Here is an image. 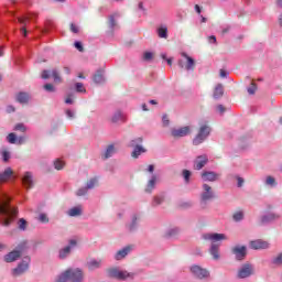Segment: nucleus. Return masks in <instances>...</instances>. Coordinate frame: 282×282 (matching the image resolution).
<instances>
[{
	"mask_svg": "<svg viewBox=\"0 0 282 282\" xmlns=\"http://www.w3.org/2000/svg\"><path fill=\"white\" fill-rule=\"evenodd\" d=\"M52 77L54 78L55 83H61V76L56 69L52 70Z\"/></svg>",
	"mask_w": 282,
	"mask_h": 282,
	"instance_id": "obj_45",
	"label": "nucleus"
},
{
	"mask_svg": "<svg viewBox=\"0 0 282 282\" xmlns=\"http://www.w3.org/2000/svg\"><path fill=\"white\" fill-rule=\"evenodd\" d=\"M203 239L206 241H212L209 252L213 259H219V248L221 247L220 241H226L228 237L225 234H204Z\"/></svg>",
	"mask_w": 282,
	"mask_h": 282,
	"instance_id": "obj_2",
	"label": "nucleus"
},
{
	"mask_svg": "<svg viewBox=\"0 0 282 282\" xmlns=\"http://www.w3.org/2000/svg\"><path fill=\"white\" fill-rule=\"evenodd\" d=\"M83 214V209L80 207H73L68 210L69 217H78Z\"/></svg>",
	"mask_w": 282,
	"mask_h": 282,
	"instance_id": "obj_28",
	"label": "nucleus"
},
{
	"mask_svg": "<svg viewBox=\"0 0 282 282\" xmlns=\"http://www.w3.org/2000/svg\"><path fill=\"white\" fill-rule=\"evenodd\" d=\"M39 221H41V224H48L50 223V218L47 217V214H40L39 215Z\"/></svg>",
	"mask_w": 282,
	"mask_h": 282,
	"instance_id": "obj_39",
	"label": "nucleus"
},
{
	"mask_svg": "<svg viewBox=\"0 0 282 282\" xmlns=\"http://www.w3.org/2000/svg\"><path fill=\"white\" fill-rule=\"evenodd\" d=\"M238 187L241 188V186H243V178L242 177H238Z\"/></svg>",
	"mask_w": 282,
	"mask_h": 282,
	"instance_id": "obj_61",
	"label": "nucleus"
},
{
	"mask_svg": "<svg viewBox=\"0 0 282 282\" xmlns=\"http://www.w3.org/2000/svg\"><path fill=\"white\" fill-rule=\"evenodd\" d=\"M102 265V261L100 260H90L88 262L89 270H97V268H100Z\"/></svg>",
	"mask_w": 282,
	"mask_h": 282,
	"instance_id": "obj_29",
	"label": "nucleus"
},
{
	"mask_svg": "<svg viewBox=\"0 0 282 282\" xmlns=\"http://www.w3.org/2000/svg\"><path fill=\"white\" fill-rule=\"evenodd\" d=\"M126 118L121 111H116L112 116V122H124Z\"/></svg>",
	"mask_w": 282,
	"mask_h": 282,
	"instance_id": "obj_27",
	"label": "nucleus"
},
{
	"mask_svg": "<svg viewBox=\"0 0 282 282\" xmlns=\"http://www.w3.org/2000/svg\"><path fill=\"white\" fill-rule=\"evenodd\" d=\"M144 153V148L137 145L132 152V158H140V154Z\"/></svg>",
	"mask_w": 282,
	"mask_h": 282,
	"instance_id": "obj_33",
	"label": "nucleus"
},
{
	"mask_svg": "<svg viewBox=\"0 0 282 282\" xmlns=\"http://www.w3.org/2000/svg\"><path fill=\"white\" fill-rule=\"evenodd\" d=\"M111 274L115 279H119V281H124V279L129 278V273L127 271L112 270Z\"/></svg>",
	"mask_w": 282,
	"mask_h": 282,
	"instance_id": "obj_19",
	"label": "nucleus"
},
{
	"mask_svg": "<svg viewBox=\"0 0 282 282\" xmlns=\"http://www.w3.org/2000/svg\"><path fill=\"white\" fill-rule=\"evenodd\" d=\"M54 166H55L56 171H61L62 169H64L65 162L61 159H57L54 162Z\"/></svg>",
	"mask_w": 282,
	"mask_h": 282,
	"instance_id": "obj_35",
	"label": "nucleus"
},
{
	"mask_svg": "<svg viewBox=\"0 0 282 282\" xmlns=\"http://www.w3.org/2000/svg\"><path fill=\"white\" fill-rule=\"evenodd\" d=\"M227 73L224 69H220V78H226Z\"/></svg>",
	"mask_w": 282,
	"mask_h": 282,
	"instance_id": "obj_64",
	"label": "nucleus"
},
{
	"mask_svg": "<svg viewBox=\"0 0 282 282\" xmlns=\"http://www.w3.org/2000/svg\"><path fill=\"white\" fill-rule=\"evenodd\" d=\"M94 83L100 85V83H105V76L102 75V70H97L94 75Z\"/></svg>",
	"mask_w": 282,
	"mask_h": 282,
	"instance_id": "obj_26",
	"label": "nucleus"
},
{
	"mask_svg": "<svg viewBox=\"0 0 282 282\" xmlns=\"http://www.w3.org/2000/svg\"><path fill=\"white\" fill-rule=\"evenodd\" d=\"M191 272L196 276V279H207L209 275L206 269H202L199 265H194L191 268Z\"/></svg>",
	"mask_w": 282,
	"mask_h": 282,
	"instance_id": "obj_12",
	"label": "nucleus"
},
{
	"mask_svg": "<svg viewBox=\"0 0 282 282\" xmlns=\"http://www.w3.org/2000/svg\"><path fill=\"white\" fill-rule=\"evenodd\" d=\"M257 91V85L254 83L248 88V94L253 95Z\"/></svg>",
	"mask_w": 282,
	"mask_h": 282,
	"instance_id": "obj_49",
	"label": "nucleus"
},
{
	"mask_svg": "<svg viewBox=\"0 0 282 282\" xmlns=\"http://www.w3.org/2000/svg\"><path fill=\"white\" fill-rule=\"evenodd\" d=\"M217 177H219V174L215 172H204L202 174V180L204 182H216Z\"/></svg>",
	"mask_w": 282,
	"mask_h": 282,
	"instance_id": "obj_18",
	"label": "nucleus"
},
{
	"mask_svg": "<svg viewBox=\"0 0 282 282\" xmlns=\"http://www.w3.org/2000/svg\"><path fill=\"white\" fill-rule=\"evenodd\" d=\"M272 263L274 265H282V253H279L273 260Z\"/></svg>",
	"mask_w": 282,
	"mask_h": 282,
	"instance_id": "obj_41",
	"label": "nucleus"
},
{
	"mask_svg": "<svg viewBox=\"0 0 282 282\" xmlns=\"http://www.w3.org/2000/svg\"><path fill=\"white\" fill-rule=\"evenodd\" d=\"M36 13H29L28 15L18 19L19 23H21V25H24L21 28V33L23 34V36H28V30L25 29V25H28L30 21L36 19Z\"/></svg>",
	"mask_w": 282,
	"mask_h": 282,
	"instance_id": "obj_10",
	"label": "nucleus"
},
{
	"mask_svg": "<svg viewBox=\"0 0 282 282\" xmlns=\"http://www.w3.org/2000/svg\"><path fill=\"white\" fill-rule=\"evenodd\" d=\"M234 254L236 256L237 261H243L246 259V247L245 246H237L232 249Z\"/></svg>",
	"mask_w": 282,
	"mask_h": 282,
	"instance_id": "obj_16",
	"label": "nucleus"
},
{
	"mask_svg": "<svg viewBox=\"0 0 282 282\" xmlns=\"http://www.w3.org/2000/svg\"><path fill=\"white\" fill-rule=\"evenodd\" d=\"M73 95H68L67 98L65 99L66 105H73L74 100L72 99Z\"/></svg>",
	"mask_w": 282,
	"mask_h": 282,
	"instance_id": "obj_56",
	"label": "nucleus"
},
{
	"mask_svg": "<svg viewBox=\"0 0 282 282\" xmlns=\"http://www.w3.org/2000/svg\"><path fill=\"white\" fill-rule=\"evenodd\" d=\"M217 111H219V113H224L226 111V108L223 105H218Z\"/></svg>",
	"mask_w": 282,
	"mask_h": 282,
	"instance_id": "obj_58",
	"label": "nucleus"
},
{
	"mask_svg": "<svg viewBox=\"0 0 282 282\" xmlns=\"http://www.w3.org/2000/svg\"><path fill=\"white\" fill-rule=\"evenodd\" d=\"M113 154H116V147L113 144L108 145L105 152V160H108V158H112Z\"/></svg>",
	"mask_w": 282,
	"mask_h": 282,
	"instance_id": "obj_25",
	"label": "nucleus"
},
{
	"mask_svg": "<svg viewBox=\"0 0 282 282\" xmlns=\"http://www.w3.org/2000/svg\"><path fill=\"white\" fill-rule=\"evenodd\" d=\"M158 34H159L160 39H167L169 29H166V26H161L158 29Z\"/></svg>",
	"mask_w": 282,
	"mask_h": 282,
	"instance_id": "obj_31",
	"label": "nucleus"
},
{
	"mask_svg": "<svg viewBox=\"0 0 282 282\" xmlns=\"http://www.w3.org/2000/svg\"><path fill=\"white\" fill-rule=\"evenodd\" d=\"M70 31L74 33V34H78V26L74 23L70 24Z\"/></svg>",
	"mask_w": 282,
	"mask_h": 282,
	"instance_id": "obj_53",
	"label": "nucleus"
},
{
	"mask_svg": "<svg viewBox=\"0 0 282 282\" xmlns=\"http://www.w3.org/2000/svg\"><path fill=\"white\" fill-rule=\"evenodd\" d=\"M18 248H19L18 250H13V251L9 252L7 256H4V261L7 263H12L21 258L23 248H25V243L20 245Z\"/></svg>",
	"mask_w": 282,
	"mask_h": 282,
	"instance_id": "obj_8",
	"label": "nucleus"
},
{
	"mask_svg": "<svg viewBox=\"0 0 282 282\" xmlns=\"http://www.w3.org/2000/svg\"><path fill=\"white\" fill-rule=\"evenodd\" d=\"M30 257H24L22 261L18 264L15 269L12 270L13 276H21L24 272H28L30 269Z\"/></svg>",
	"mask_w": 282,
	"mask_h": 282,
	"instance_id": "obj_4",
	"label": "nucleus"
},
{
	"mask_svg": "<svg viewBox=\"0 0 282 282\" xmlns=\"http://www.w3.org/2000/svg\"><path fill=\"white\" fill-rule=\"evenodd\" d=\"M96 184H98V178L94 177V178H90L88 182H87V185L86 187H82L77 191L76 195L78 197H83V195H87V191L94 188V186H96Z\"/></svg>",
	"mask_w": 282,
	"mask_h": 282,
	"instance_id": "obj_11",
	"label": "nucleus"
},
{
	"mask_svg": "<svg viewBox=\"0 0 282 282\" xmlns=\"http://www.w3.org/2000/svg\"><path fill=\"white\" fill-rule=\"evenodd\" d=\"M109 25L110 28H116V18L113 15L109 17Z\"/></svg>",
	"mask_w": 282,
	"mask_h": 282,
	"instance_id": "obj_51",
	"label": "nucleus"
},
{
	"mask_svg": "<svg viewBox=\"0 0 282 282\" xmlns=\"http://www.w3.org/2000/svg\"><path fill=\"white\" fill-rule=\"evenodd\" d=\"M210 199H215V192L210 185L204 184L203 192L200 194V202L206 204V202H210Z\"/></svg>",
	"mask_w": 282,
	"mask_h": 282,
	"instance_id": "obj_6",
	"label": "nucleus"
},
{
	"mask_svg": "<svg viewBox=\"0 0 282 282\" xmlns=\"http://www.w3.org/2000/svg\"><path fill=\"white\" fill-rule=\"evenodd\" d=\"M18 102L25 105L30 100V95L28 93H19L17 96Z\"/></svg>",
	"mask_w": 282,
	"mask_h": 282,
	"instance_id": "obj_23",
	"label": "nucleus"
},
{
	"mask_svg": "<svg viewBox=\"0 0 282 282\" xmlns=\"http://www.w3.org/2000/svg\"><path fill=\"white\" fill-rule=\"evenodd\" d=\"M161 56H162L163 61H166L167 65H170V66L173 65V59L172 58L166 59V54H162Z\"/></svg>",
	"mask_w": 282,
	"mask_h": 282,
	"instance_id": "obj_54",
	"label": "nucleus"
},
{
	"mask_svg": "<svg viewBox=\"0 0 282 282\" xmlns=\"http://www.w3.org/2000/svg\"><path fill=\"white\" fill-rule=\"evenodd\" d=\"M208 42L209 43H217V37L212 35V36L208 37Z\"/></svg>",
	"mask_w": 282,
	"mask_h": 282,
	"instance_id": "obj_60",
	"label": "nucleus"
},
{
	"mask_svg": "<svg viewBox=\"0 0 282 282\" xmlns=\"http://www.w3.org/2000/svg\"><path fill=\"white\" fill-rule=\"evenodd\" d=\"M83 282V270L80 269H68L62 273L55 282Z\"/></svg>",
	"mask_w": 282,
	"mask_h": 282,
	"instance_id": "obj_3",
	"label": "nucleus"
},
{
	"mask_svg": "<svg viewBox=\"0 0 282 282\" xmlns=\"http://www.w3.org/2000/svg\"><path fill=\"white\" fill-rule=\"evenodd\" d=\"M181 56L183 58H185L186 61V65H184V62L182 59L178 61V67H181L182 69H187V72H191V69H195V59H193V57L188 56V54L186 53H181Z\"/></svg>",
	"mask_w": 282,
	"mask_h": 282,
	"instance_id": "obj_9",
	"label": "nucleus"
},
{
	"mask_svg": "<svg viewBox=\"0 0 282 282\" xmlns=\"http://www.w3.org/2000/svg\"><path fill=\"white\" fill-rule=\"evenodd\" d=\"M164 202V195L155 196L153 199V206H160Z\"/></svg>",
	"mask_w": 282,
	"mask_h": 282,
	"instance_id": "obj_38",
	"label": "nucleus"
},
{
	"mask_svg": "<svg viewBox=\"0 0 282 282\" xmlns=\"http://www.w3.org/2000/svg\"><path fill=\"white\" fill-rule=\"evenodd\" d=\"M265 184H267V186H275L276 181L274 180V177L268 176L265 180Z\"/></svg>",
	"mask_w": 282,
	"mask_h": 282,
	"instance_id": "obj_43",
	"label": "nucleus"
},
{
	"mask_svg": "<svg viewBox=\"0 0 282 282\" xmlns=\"http://www.w3.org/2000/svg\"><path fill=\"white\" fill-rule=\"evenodd\" d=\"M221 96H224V86L221 84H218L214 90V98L217 100L221 98Z\"/></svg>",
	"mask_w": 282,
	"mask_h": 282,
	"instance_id": "obj_24",
	"label": "nucleus"
},
{
	"mask_svg": "<svg viewBox=\"0 0 282 282\" xmlns=\"http://www.w3.org/2000/svg\"><path fill=\"white\" fill-rule=\"evenodd\" d=\"M1 156H2L3 162H9L10 161V151L2 149Z\"/></svg>",
	"mask_w": 282,
	"mask_h": 282,
	"instance_id": "obj_36",
	"label": "nucleus"
},
{
	"mask_svg": "<svg viewBox=\"0 0 282 282\" xmlns=\"http://www.w3.org/2000/svg\"><path fill=\"white\" fill-rule=\"evenodd\" d=\"M19 216V209L10 206V197L0 192V224L2 226H10Z\"/></svg>",
	"mask_w": 282,
	"mask_h": 282,
	"instance_id": "obj_1",
	"label": "nucleus"
},
{
	"mask_svg": "<svg viewBox=\"0 0 282 282\" xmlns=\"http://www.w3.org/2000/svg\"><path fill=\"white\" fill-rule=\"evenodd\" d=\"M12 177V169L7 167L3 173H0V183L1 182H8Z\"/></svg>",
	"mask_w": 282,
	"mask_h": 282,
	"instance_id": "obj_21",
	"label": "nucleus"
},
{
	"mask_svg": "<svg viewBox=\"0 0 282 282\" xmlns=\"http://www.w3.org/2000/svg\"><path fill=\"white\" fill-rule=\"evenodd\" d=\"M44 89L46 91H55L54 85H52V84H45Z\"/></svg>",
	"mask_w": 282,
	"mask_h": 282,
	"instance_id": "obj_52",
	"label": "nucleus"
},
{
	"mask_svg": "<svg viewBox=\"0 0 282 282\" xmlns=\"http://www.w3.org/2000/svg\"><path fill=\"white\" fill-rule=\"evenodd\" d=\"M241 219H243V212H238V213L234 214L235 221H241Z\"/></svg>",
	"mask_w": 282,
	"mask_h": 282,
	"instance_id": "obj_44",
	"label": "nucleus"
},
{
	"mask_svg": "<svg viewBox=\"0 0 282 282\" xmlns=\"http://www.w3.org/2000/svg\"><path fill=\"white\" fill-rule=\"evenodd\" d=\"M42 78H44V79L50 78V72L48 70H43Z\"/></svg>",
	"mask_w": 282,
	"mask_h": 282,
	"instance_id": "obj_59",
	"label": "nucleus"
},
{
	"mask_svg": "<svg viewBox=\"0 0 282 282\" xmlns=\"http://www.w3.org/2000/svg\"><path fill=\"white\" fill-rule=\"evenodd\" d=\"M151 58H153V53H151V52H145V53L143 54V59H144V61H151Z\"/></svg>",
	"mask_w": 282,
	"mask_h": 282,
	"instance_id": "obj_50",
	"label": "nucleus"
},
{
	"mask_svg": "<svg viewBox=\"0 0 282 282\" xmlns=\"http://www.w3.org/2000/svg\"><path fill=\"white\" fill-rule=\"evenodd\" d=\"M7 140L10 144H17V134L14 133H9L7 137Z\"/></svg>",
	"mask_w": 282,
	"mask_h": 282,
	"instance_id": "obj_40",
	"label": "nucleus"
},
{
	"mask_svg": "<svg viewBox=\"0 0 282 282\" xmlns=\"http://www.w3.org/2000/svg\"><path fill=\"white\" fill-rule=\"evenodd\" d=\"M206 164H208V156L200 155V156L196 158V160L194 162V169L196 171H202V169L205 167Z\"/></svg>",
	"mask_w": 282,
	"mask_h": 282,
	"instance_id": "obj_14",
	"label": "nucleus"
},
{
	"mask_svg": "<svg viewBox=\"0 0 282 282\" xmlns=\"http://www.w3.org/2000/svg\"><path fill=\"white\" fill-rule=\"evenodd\" d=\"M183 177H184L186 184H188V182H189V180H191V171L184 170V171H183Z\"/></svg>",
	"mask_w": 282,
	"mask_h": 282,
	"instance_id": "obj_46",
	"label": "nucleus"
},
{
	"mask_svg": "<svg viewBox=\"0 0 282 282\" xmlns=\"http://www.w3.org/2000/svg\"><path fill=\"white\" fill-rule=\"evenodd\" d=\"M14 130L15 131H22V133H25V126L23 123H18L15 127H14Z\"/></svg>",
	"mask_w": 282,
	"mask_h": 282,
	"instance_id": "obj_48",
	"label": "nucleus"
},
{
	"mask_svg": "<svg viewBox=\"0 0 282 282\" xmlns=\"http://www.w3.org/2000/svg\"><path fill=\"white\" fill-rule=\"evenodd\" d=\"M164 127H169V117L166 115L162 118Z\"/></svg>",
	"mask_w": 282,
	"mask_h": 282,
	"instance_id": "obj_57",
	"label": "nucleus"
},
{
	"mask_svg": "<svg viewBox=\"0 0 282 282\" xmlns=\"http://www.w3.org/2000/svg\"><path fill=\"white\" fill-rule=\"evenodd\" d=\"M66 116H67L68 118H74V111L67 110V111H66Z\"/></svg>",
	"mask_w": 282,
	"mask_h": 282,
	"instance_id": "obj_63",
	"label": "nucleus"
},
{
	"mask_svg": "<svg viewBox=\"0 0 282 282\" xmlns=\"http://www.w3.org/2000/svg\"><path fill=\"white\" fill-rule=\"evenodd\" d=\"M155 182H158V177L153 175L145 187V193H153V189L155 188Z\"/></svg>",
	"mask_w": 282,
	"mask_h": 282,
	"instance_id": "obj_22",
	"label": "nucleus"
},
{
	"mask_svg": "<svg viewBox=\"0 0 282 282\" xmlns=\"http://www.w3.org/2000/svg\"><path fill=\"white\" fill-rule=\"evenodd\" d=\"M75 47H76V50H78V52H83V43L75 42Z\"/></svg>",
	"mask_w": 282,
	"mask_h": 282,
	"instance_id": "obj_55",
	"label": "nucleus"
},
{
	"mask_svg": "<svg viewBox=\"0 0 282 282\" xmlns=\"http://www.w3.org/2000/svg\"><path fill=\"white\" fill-rule=\"evenodd\" d=\"M18 228H19V230H28V220L24 218H21L18 221Z\"/></svg>",
	"mask_w": 282,
	"mask_h": 282,
	"instance_id": "obj_34",
	"label": "nucleus"
},
{
	"mask_svg": "<svg viewBox=\"0 0 282 282\" xmlns=\"http://www.w3.org/2000/svg\"><path fill=\"white\" fill-rule=\"evenodd\" d=\"M130 252H131V247H126L116 253L115 259L117 261H120V260L124 259L127 257V254H129Z\"/></svg>",
	"mask_w": 282,
	"mask_h": 282,
	"instance_id": "obj_20",
	"label": "nucleus"
},
{
	"mask_svg": "<svg viewBox=\"0 0 282 282\" xmlns=\"http://www.w3.org/2000/svg\"><path fill=\"white\" fill-rule=\"evenodd\" d=\"M72 252V246H67L59 251V259H65Z\"/></svg>",
	"mask_w": 282,
	"mask_h": 282,
	"instance_id": "obj_32",
	"label": "nucleus"
},
{
	"mask_svg": "<svg viewBox=\"0 0 282 282\" xmlns=\"http://www.w3.org/2000/svg\"><path fill=\"white\" fill-rule=\"evenodd\" d=\"M140 219L139 216L132 217V223L129 225V230H135V227L138 226V220Z\"/></svg>",
	"mask_w": 282,
	"mask_h": 282,
	"instance_id": "obj_37",
	"label": "nucleus"
},
{
	"mask_svg": "<svg viewBox=\"0 0 282 282\" xmlns=\"http://www.w3.org/2000/svg\"><path fill=\"white\" fill-rule=\"evenodd\" d=\"M177 232H180L178 228L170 229L167 232V237H175V235H177Z\"/></svg>",
	"mask_w": 282,
	"mask_h": 282,
	"instance_id": "obj_47",
	"label": "nucleus"
},
{
	"mask_svg": "<svg viewBox=\"0 0 282 282\" xmlns=\"http://www.w3.org/2000/svg\"><path fill=\"white\" fill-rule=\"evenodd\" d=\"M195 11L197 14H202V7H199V4H195Z\"/></svg>",
	"mask_w": 282,
	"mask_h": 282,
	"instance_id": "obj_62",
	"label": "nucleus"
},
{
	"mask_svg": "<svg viewBox=\"0 0 282 282\" xmlns=\"http://www.w3.org/2000/svg\"><path fill=\"white\" fill-rule=\"evenodd\" d=\"M75 87H76V91H78L79 94H85L86 89L83 83H76Z\"/></svg>",
	"mask_w": 282,
	"mask_h": 282,
	"instance_id": "obj_42",
	"label": "nucleus"
},
{
	"mask_svg": "<svg viewBox=\"0 0 282 282\" xmlns=\"http://www.w3.org/2000/svg\"><path fill=\"white\" fill-rule=\"evenodd\" d=\"M274 219H279V215L268 214V215L262 217V224H267V221H274Z\"/></svg>",
	"mask_w": 282,
	"mask_h": 282,
	"instance_id": "obj_30",
	"label": "nucleus"
},
{
	"mask_svg": "<svg viewBox=\"0 0 282 282\" xmlns=\"http://www.w3.org/2000/svg\"><path fill=\"white\" fill-rule=\"evenodd\" d=\"M254 274V267L250 263H245L238 270V279H248V276H252Z\"/></svg>",
	"mask_w": 282,
	"mask_h": 282,
	"instance_id": "obj_7",
	"label": "nucleus"
},
{
	"mask_svg": "<svg viewBox=\"0 0 282 282\" xmlns=\"http://www.w3.org/2000/svg\"><path fill=\"white\" fill-rule=\"evenodd\" d=\"M207 135H210V127L207 124L200 126L198 134L193 140V144H195V147L202 144V142L206 140Z\"/></svg>",
	"mask_w": 282,
	"mask_h": 282,
	"instance_id": "obj_5",
	"label": "nucleus"
},
{
	"mask_svg": "<svg viewBox=\"0 0 282 282\" xmlns=\"http://www.w3.org/2000/svg\"><path fill=\"white\" fill-rule=\"evenodd\" d=\"M269 247H270V245L263 240H253L250 242V248L252 250H265Z\"/></svg>",
	"mask_w": 282,
	"mask_h": 282,
	"instance_id": "obj_15",
	"label": "nucleus"
},
{
	"mask_svg": "<svg viewBox=\"0 0 282 282\" xmlns=\"http://www.w3.org/2000/svg\"><path fill=\"white\" fill-rule=\"evenodd\" d=\"M22 183L25 188H32V186H34V180L32 178V174L30 172L24 173Z\"/></svg>",
	"mask_w": 282,
	"mask_h": 282,
	"instance_id": "obj_17",
	"label": "nucleus"
},
{
	"mask_svg": "<svg viewBox=\"0 0 282 282\" xmlns=\"http://www.w3.org/2000/svg\"><path fill=\"white\" fill-rule=\"evenodd\" d=\"M191 133V127L186 126L178 129H172L173 138H184Z\"/></svg>",
	"mask_w": 282,
	"mask_h": 282,
	"instance_id": "obj_13",
	"label": "nucleus"
}]
</instances>
